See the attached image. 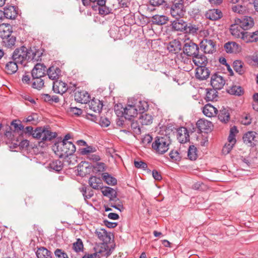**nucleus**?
Returning a JSON list of instances; mask_svg holds the SVG:
<instances>
[{
    "instance_id": "22",
    "label": "nucleus",
    "mask_w": 258,
    "mask_h": 258,
    "mask_svg": "<svg viewBox=\"0 0 258 258\" xmlns=\"http://www.w3.org/2000/svg\"><path fill=\"white\" fill-rule=\"evenodd\" d=\"M4 18L14 19L17 15V12L14 6H9L4 9L3 11Z\"/></svg>"
},
{
    "instance_id": "26",
    "label": "nucleus",
    "mask_w": 258,
    "mask_h": 258,
    "mask_svg": "<svg viewBox=\"0 0 258 258\" xmlns=\"http://www.w3.org/2000/svg\"><path fill=\"white\" fill-rule=\"evenodd\" d=\"M203 112L206 116L212 117L218 113V109L211 104H207L203 108Z\"/></svg>"
},
{
    "instance_id": "20",
    "label": "nucleus",
    "mask_w": 258,
    "mask_h": 258,
    "mask_svg": "<svg viewBox=\"0 0 258 258\" xmlns=\"http://www.w3.org/2000/svg\"><path fill=\"white\" fill-rule=\"evenodd\" d=\"M95 234L97 236L98 238L102 241L103 243H107L111 240V234L110 233H107V231L103 229H96Z\"/></svg>"
},
{
    "instance_id": "32",
    "label": "nucleus",
    "mask_w": 258,
    "mask_h": 258,
    "mask_svg": "<svg viewBox=\"0 0 258 258\" xmlns=\"http://www.w3.org/2000/svg\"><path fill=\"white\" fill-rule=\"evenodd\" d=\"M172 28L176 31H183L186 29V23L182 19H176L172 23Z\"/></svg>"
},
{
    "instance_id": "7",
    "label": "nucleus",
    "mask_w": 258,
    "mask_h": 258,
    "mask_svg": "<svg viewBox=\"0 0 258 258\" xmlns=\"http://www.w3.org/2000/svg\"><path fill=\"white\" fill-rule=\"evenodd\" d=\"M94 250L96 252L100 258L107 257L111 254V249L107 243H101L96 245L94 247Z\"/></svg>"
},
{
    "instance_id": "58",
    "label": "nucleus",
    "mask_w": 258,
    "mask_h": 258,
    "mask_svg": "<svg viewBox=\"0 0 258 258\" xmlns=\"http://www.w3.org/2000/svg\"><path fill=\"white\" fill-rule=\"evenodd\" d=\"M86 158L93 162H97L100 160V156L96 152L90 154L86 156Z\"/></svg>"
},
{
    "instance_id": "37",
    "label": "nucleus",
    "mask_w": 258,
    "mask_h": 258,
    "mask_svg": "<svg viewBox=\"0 0 258 258\" xmlns=\"http://www.w3.org/2000/svg\"><path fill=\"white\" fill-rule=\"evenodd\" d=\"M36 254L38 258H51L50 251L43 247L39 248Z\"/></svg>"
},
{
    "instance_id": "50",
    "label": "nucleus",
    "mask_w": 258,
    "mask_h": 258,
    "mask_svg": "<svg viewBox=\"0 0 258 258\" xmlns=\"http://www.w3.org/2000/svg\"><path fill=\"white\" fill-rule=\"evenodd\" d=\"M187 156L191 160H195L197 159V148L194 145L189 147L187 152Z\"/></svg>"
},
{
    "instance_id": "40",
    "label": "nucleus",
    "mask_w": 258,
    "mask_h": 258,
    "mask_svg": "<svg viewBox=\"0 0 258 258\" xmlns=\"http://www.w3.org/2000/svg\"><path fill=\"white\" fill-rule=\"evenodd\" d=\"M102 177L107 184L114 185L117 183L116 179L107 172L102 173Z\"/></svg>"
},
{
    "instance_id": "60",
    "label": "nucleus",
    "mask_w": 258,
    "mask_h": 258,
    "mask_svg": "<svg viewBox=\"0 0 258 258\" xmlns=\"http://www.w3.org/2000/svg\"><path fill=\"white\" fill-rule=\"evenodd\" d=\"M134 165L136 168L143 170H146L148 167L147 164L142 161H135Z\"/></svg>"
},
{
    "instance_id": "16",
    "label": "nucleus",
    "mask_w": 258,
    "mask_h": 258,
    "mask_svg": "<svg viewBox=\"0 0 258 258\" xmlns=\"http://www.w3.org/2000/svg\"><path fill=\"white\" fill-rule=\"evenodd\" d=\"M42 52L35 48L28 49V61H38L41 60Z\"/></svg>"
},
{
    "instance_id": "43",
    "label": "nucleus",
    "mask_w": 258,
    "mask_h": 258,
    "mask_svg": "<svg viewBox=\"0 0 258 258\" xmlns=\"http://www.w3.org/2000/svg\"><path fill=\"white\" fill-rule=\"evenodd\" d=\"M109 205L118 210L120 212H121L124 210V208L121 202L118 199L116 198V196L114 197L113 201H110Z\"/></svg>"
},
{
    "instance_id": "34",
    "label": "nucleus",
    "mask_w": 258,
    "mask_h": 258,
    "mask_svg": "<svg viewBox=\"0 0 258 258\" xmlns=\"http://www.w3.org/2000/svg\"><path fill=\"white\" fill-rule=\"evenodd\" d=\"M90 186L95 189H99L101 188V180L96 176H91L89 180Z\"/></svg>"
},
{
    "instance_id": "24",
    "label": "nucleus",
    "mask_w": 258,
    "mask_h": 258,
    "mask_svg": "<svg viewBox=\"0 0 258 258\" xmlns=\"http://www.w3.org/2000/svg\"><path fill=\"white\" fill-rule=\"evenodd\" d=\"M60 70L58 67L54 66L50 67L47 71L49 78L54 81L57 80L60 76Z\"/></svg>"
},
{
    "instance_id": "41",
    "label": "nucleus",
    "mask_w": 258,
    "mask_h": 258,
    "mask_svg": "<svg viewBox=\"0 0 258 258\" xmlns=\"http://www.w3.org/2000/svg\"><path fill=\"white\" fill-rule=\"evenodd\" d=\"M238 131L235 126H233L230 128L229 135L228 138V143L235 145L236 142L235 138L236 135Z\"/></svg>"
},
{
    "instance_id": "31",
    "label": "nucleus",
    "mask_w": 258,
    "mask_h": 258,
    "mask_svg": "<svg viewBox=\"0 0 258 258\" xmlns=\"http://www.w3.org/2000/svg\"><path fill=\"white\" fill-rule=\"evenodd\" d=\"M168 50L171 52L176 53L181 49V45L178 40L174 39L170 41L167 46Z\"/></svg>"
},
{
    "instance_id": "25",
    "label": "nucleus",
    "mask_w": 258,
    "mask_h": 258,
    "mask_svg": "<svg viewBox=\"0 0 258 258\" xmlns=\"http://www.w3.org/2000/svg\"><path fill=\"white\" fill-rule=\"evenodd\" d=\"M205 16L211 20L215 21L220 19L222 17V14L218 9H211L206 12Z\"/></svg>"
},
{
    "instance_id": "1",
    "label": "nucleus",
    "mask_w": 258,
    "mask_h": 258,
    "mask_svg": "<svg viewBox=\"0 0 258 258\" xmlns=\"http://www.w3.org/2000/svg\"><path fill=\"white\" fill-rule=\"evenodd\" d=\"M21 131L24 135L31 136L33 138L39 140L41 142L50 141L57 136L55 132L42 127H37L34 130L31 126H28L25 128L23 127V130Z\"/></svg>"
},
{
    "instance_id": "64",
    "label": "nucleus",
    "mask_w": 258,
    "mask_h": 258,
    "mask_svg": "<svg viewBox=\"0 0 258 258\" xmlns=\"http://www.w3.org/2000/svg\"><path fill=\"white\" fill-rule=\"evenodd\" d=\"M11 124L16 131H21L23 130V125L21 123H18L16 120L12 121Z\"/></svg>"
},
{
    "instance_id": "17",
    "label": "nucleus",
    "mask_w": 258,
    "mask_h": 258,
    "mask_svg": "<svg viewBox=\"0 0 258 258\" xmlns=\"http://www.w3.org/2000/svg\"><path fill=\"white\" fill-rule=\"evenodd\" d=\"M74 98L77 102L85 104L87 103L90 99L89 94L85 91H76L75 93Z\"/></svg>"
},
{
    "instance_id": "61",
    "label": "nucleus",
    "mask_w": 258,
    "mask_h": 258,
    "mask_svg": "<svg viewBox=\"0 0 258 258\" xmlns=\"http://www.w3.org/2000/svg\"><path fill=\"white\" fill-rule=\"evenodd\" d=\"M188 56H187L184 53L183 54L181 53L178 57V59H180L183 63L187 64L189 62H191V59L189 58Z\"/></svg>"
},
{
    "instance_id": "42",
    "label": "nucleus",
    "mask_w": 258,
    "mask_h": 258,
    "mask_svg": "<svg viewBox=\"0 0 258 258\" xmlns=\"http://www.w3.org/2000/svg\"><path fill=\"white\" fill-rule=\"evenodd\" d=\"M16 41V37L11 35L10 36L7 37L3 39V43L6 47L12 48L15 46Z\"/></svg>"
},
{
    "instance_id": "15",
    "label": "nucleus",
    "mask_w": 258,
    "mask_h": 258,
    "mask_svg": "<svg viewBox=\"0 0 258 258\" xmlns=\"http://www.w3.org/2000/svg\"><path fill=\"white\" fill-rule=\"evenodd\" d=\"M235 22H237L244 31L249 29L254 25L253 19L248 16H245L241 19H238L235 20Z\"/></svg>"
},
{
    "instance_id": "36",
    "label": "nucleus",
    "mask_w": 258,
    "mask_h": 258,
    "mask_svg": "<svg viewBox=\"0 0 258 258\" xmlns=\"http://www.w3.org/2000/svg\"><path fill=\"white\" fill-rule=\"evenodd\" d=\"M139 121L142 125H149L152 122V116L147 113H141L139 118Z\"/></svg>"
},
{
    "instance_id": "27",
    "label": "nucleus",
    "mask_w": 258,
    "mask_h": 258,
    "mask_svg": "<svg viewBox=\"0 0 258 258\" xmlns=\"http://www.w3.org/2000/svg\"><path fill=\"white\" fill-rule=\"evenodd\" d=\"M89 108L96 112H100L103 107V103L98 99L94 98L91 101L89 100Z\"/></svg>"
},
{
    "instance_id": "9",
    "label": "nucleus",
    "mask_w": 258,
    "mask_h": 258,
    "mask_svg": "<svg viewBox=\"0 0 258 258\" xmlns=\"http://www.w3.org/2000/svg\"><path fill=\"white\" fill-rule=\"evenodd\" d=\"M200 47L206 53H213L215 51V44L213 40L204 39L200 43Z\"/></svg>"
},
{
    "instance_id": "59",
    "label": "nucleus",
    "mask_w": 258,
    "mask_h": 258,
    "mask_svg": "<svg viewBox=\"0 0 258 258\" xmlns=\"http://www.w3.org/2000/svg\"><path fill=\"white\" fill-rule=\"evenodd\" d=\"M234 145L231 143H226L223 147L222 149V153L224 155H227L230 153L231 150L233 148Z\"/></svg>"
},
{
    "instance_id": "53",
    "label": "nucleus",
    "mask_w": 258,
    "mask_h": 258,
    "mask_svg": "<svg viewBox=\"0 0 258 258\" xmlns=\"http://www.w3.org/2000/svg\"><path fill=\"white\" fill-rule=\"evenodd\" d=\"M198 30L199 28L196 25L189 24V25L187 26V24H186V29H185L184 31L186 33L194 35L197 34Z\"/></svg>"
},
{
    "instance_id": "39",
    "label": "nucleus",
    "mask_w": 258,
    "mask_h": 258,
    "mask_svg": "<svg viewBox=\"0 0 258 258\" xmlns=\"http://www.w3.org/2000/svg\"><path fill=\"white\" fill-rule=\"evenodd\" d=\"M168 21V18L164 15H155L152 18L153 23L162 25L165 24Z\"/></svg>"
},
{
    "instance_id": "21",
    "label": "nucleus",
    "mask_w": 258,
    "mask_h": 258,
    "mask_svg": "<svg viewBox=\"0 0 258 258\" xmlns=\"http://www.w3.org/2000/svg\"><path fill=\"white\" fill-rule=\"evenodd\" d=\"M224 48L227 53H236L239 52L241 50L240 45L233 41H229L226 43Z\"/></svg>"
},
{
    "instance_id": "55",
    "label": "nucleus",
    "mask_w": 258,
    "mask_h": 258,
    "mask_svg": "<svg viewBox=\"0 0 258 258\" xmlns=\"http://www.w3.org/2000/svg\"><path fill=\"white\" fill-rule=\"evenodd\" d=\"M231 9L233 12L238 14H243L246 11L245 7L241 5H234Z\"/></svg>"
},
{
    "instance_id": "23",
    "label": "nucleus",
    "mask_w": 258,
    "mask_h": 258,
    "mask_svg": "<svg viewBox=\"0 0 258 258\" xmlns=\"http://www.w3.org/2000/svg\"><path fill=\"white\" fill-rule=\"evenodd\" d=\"M192 61L198 67L202 66H206L208 62V59L205 55L197 53V54L192 56Z\"/></svg>"
},
{
    "instance_id": "12",
    "label": "nucleus",
    "mask_w": 258,
    "mask_h": 258,
    "mask_svg": "<svg viewBox=\"0 0 258 258\" xmlns=\"http://www.w3.org/2000/svg\"><path fill=\"white\" fill-rule=\"evenodd\" d=\"M124 117L125 118L132 120L138 114V109L134 104H127L123 109Z\"/></svg>"
},
{
    "instance_id": "46",
    "label": "nucleus",
    "mask_w": 258,
    "mask_h": 258,
    "mask_svg": "<svg viewBox=\"0 0 258 258\" xmlns=\"http://www.w3.org/2000/svg\"><path fill=\"white\" fill-rule=\"evenodd\" d=\"M216 89L214 88L207 89L206 99L208 101H213L218 97V92Z\"/></svg>"
},
{
    "instance_id": "3",
    "label": "nucleus",
    "mask_w": 258,
    "mask_h": 258,
    "mask_svg": "<svg viewBox=\"0 0 258 258\" xmlns=\"http://www.w3.org/2000/svg\"><path fill=\"white\" fill-rule=\"evenodd\" d=\"M183 46V52L187 56H193L199 52L198 45L189 38L185 39Z\"/></svg>"
},
{
    "instance_id": "8",
    "label": "nucleus",
    "mask_w": 258,
    "mask_h": 258,
    "mask_svg": "<svg viewBox=\"0 0 258 258\" xmlns=\"http://www.w3.org/2000/svg\"><path fill=\"white\" fill-rule=\"evenodd\" d=\"M225 84L224 78L218 74H214L211 77V85L213 88L216 90H221Z\"/></svg>"
},
{
    "instance_id": "4",
    "label": "nucleus",
    "mask_w": 258,
    "mask_h": 258,
    "mask_svg": "<svg viewBox=\"0 0 258 258\" xmlns=\"http://www.w3.org/2000/svg\"><path fill=\"white\" fill-rule=\"evenodd\" d=\"M184 0H174L170 8V14L176 19L182 17L184 15Z\"/></svg>"
},
{
    "instance_id": "2",
    "label": "nucleus",
    "mask_w": 258,
    "mask_h": 258,
    "mask_svg": "<svg viewBox=\"0 0 258 258\" xmlns=\"http://www.w3.org/2000/svg\"><path fill=\"white\" fill-rule=\"evenodd\" d=\"M170 144V141L169 137H157L152 143V147L157 153L162 154L168 150Z\"/></svg>"
},
{
    "instance_id": "44",
    "label": "nucleus",
    "mask_w": 258,
    "mask_h": 258,
    "mask_svg": "<svg viewBox=\"0 0 258 258\" xmlns=\"http://www.w3.org/2000/svg\"><path fill=\"white\" fill-rule=\"evenodd\" d=\"M138 109V113L140 114L144 113L148 108V104L147 102L145 101H140L134 104Z\"/></svg>"
},
{
    "instance_id": "19",
    "label": "nucleus",
    "mask_w": 258,
    "mask_h": 258,
    "mask_svg": "<svg viewBox=\"0 0 258 258\" xmlns=\"http://www.w3.org/2000/svg\"><path fill=\"white\" fill-rule=\"evenodd\" d=\"M52 89L56 93L63 94L65 93L69 88L67 87V85L66 83L61 81H53ZM70 89V88H69Z\"/></svg>"
},
{
    "instance_id": "11",
    "label": "nucleus",
    "mask_w": 258,
    "mask_h": 258,
    "mask_svg": "<svg viewBox=\"0 0 258 258\" xmlns=\"http://www.w3.org/2000/svg\"><path fill=\"white\" fill-rule=\"evenodd\" d=\"M243 142L249 146H254L258 141V136L256 133L249 131L243 136Z\"/></svg>"
},
{
    "instance_id": "49",
    "label": "nucleus",
    "mask_w": 258,
    "mask_h": 258,
    "mask_svg": "<svg viewBox=\"0 0 258 258\" xmlns=\"http://www.w3.org/2000/svg\"><path fill=\"white\" fill-rule=\"evenodd\" d=\"M233 67L235 72L239 75H242L244 73V70L243 69V63L240 60H235L233 62Z\"/></svg>"
},
{
    "instance_id": "30",
    "label": "nucleus",
    "mask_w": 258,
    "mask_h": 258,
    "mask_svg": "<svg viewBox=\"0 0 258 258\" xmlns=\"http://www.w3.org/2000/svg\"><path fill=\"white\" fill-rule=\"evenodd\" d=\"M18 69V63L14 60L8 62L5 67V72L8 74H15Z\"/></svg>"
},
{
    "instance_id": "28",
    "label": "nucleus",
    "mask_w": 258,
    "mask_h": 258,
    "mask_svg": "<svg viewBox=\"0 0 258 258\" xmlns=\"http://www.w3.org/2000/svg\"><path fill=\"white\" fill-rule=\"evenodd\" d=\"M12 32V27L10 24H2L0 25V37L3 39L10 36Z\"/></svg>"
},
{
    "instance_id": "62",
    "label": "nucleus",
    "mask_w": 258,
    "mask_h": 258,
    "mask_svg": "<svg viewBox=\"0 0 258 258\" xmlns=\"http://www.w3.org/2000/svg\"><path fill=\"white\" fill-rule=\"evenodd\" d=\"M54 254L56 258H68L66 253L62 251L60 249H57L54 252Z\"/></svg>"
},
{
    "instance_id": "29",
    "label": "nucleus",
    "mask_w": 258,
    "mask_h": 258,
    "mask_svg": "<svg viewBox=\"0 0 258 258\" xmlns=\"http://www.w3.org/2000/svg\"><path fill=\"white\" fill-rule=\"evenodd\" d=\"M197 126L201 132L209 131L212 126V122L205 119H199L197 122Z\"/></svg>"
},
{
    "instance_id": "6",
    "label": "nucleus",
    "mask_w": 258,
    "mask_h": 258,
    "mask_svg": "<svg viewBox=\"0 0 258 258\" xmlns=\"http://www.w3.org/2000/svg\"><path fill=\"white\" fill-rule=\"evenodd\" d=\"M60 149L61 153L59 157L68 156L72 155L76 151V146L72 142H62L59 145H58L57 149Z\"/></svg>"
},
{
    "instance_id": "52",
    "label": "nucleus",
    "mask_w": 258,
    "mask_h": 258,
    "mask_svg": "<svg viewBox=\"0 0 258 258\" xmlns=\"http://www.w3.org/2000/svg\"><path fill=\"white\" fill-rule=\"evenodd\" d=\"M34 81L32 83V87L39 90L41 89L44 85V81L41 78L33 79Z\"/></svg>"
},
{
    "instance_id": "45",
    "label": "nucleus",
    "mask_w": 258,
    "mask_h": 258,
    "mask_svg": "<svg viewBox=\"0 0 258 258\" xmlns=\"http://www.w3.org/2000/svg\"><path fill=\"white\" fill-rule=\"evenodd\" d=\"M49 167L50 169L55 171L58 172L62 170L63 164L61 161L59 160H56L52 161L49 164Z\"/></svg>"
},
{
    "instance_id": "57",
    "label": "nucleus",
    "mask_w": 258,
    "mask_h": 258,
    "mask_svg": "<svg viewBox=\"0 0 258 258\" xmlns=\"http://www.w3.org/2000/svg\"><path fill=\"white\" fill-rule=\"evenodd\" d=\"M73 248L76 252L81 251L83 248V244L82 240L80 239H78L77 241L74 243Z\"/></svg>"
},
{
    "instance_id": "14",
    "label": "nucleus",
    "mask_w": 258,
    "mask_h": 258,
    "mask_svg": "<svg viewBox=\"0 0 258 258\" xmlns=\"http://www.w3.org/2000/svg\"><path fill=\"white\" fill-rule=\"evenodd\" d=\"M46 67L41 63H37L31 72L33 79H39L45 75Z\"/></svg>"
},
{
    "instance_id": "13",
    "label": "nucleus",
    "mask_w": 258,
    "mask_h": 258,
    "mask_svg": "<svg viewBox=\"0 0 258 258\" xmlns=\"http://www.w3.org/2000/svg\"><path fill=\"white\" fill-rule=\"evenodd\" d=\"M210 69L206 66H202L201 67H197L195 74L196 78L200 80H205L208 78L210 75Z\"/></svg>"
},
{
    "instance_id": "10",
    "label": "nucleus",
    "mask_w": 258,
    "mask_h": 258,
    "mask_svg": "<svg viewBox=\"0 0 258 258\" xmlns=\"http://www.w3.org/2000/svg\"><path fill=\"white\" fill-rule=\"evenodd\" d=\"M230 32L233 37L240 38L244 41V37H245V33L246 32L244 31L237 22H235V23L230 26Z\"/></svg>"
},
{
    "instance_id": "38",
    "label": "nucleus",
    "mask_w": 258,
    "mask_h": 258,
    "mask_svg": "<svg viewBox=\"0 0 258 258\" xmlns=\"http://www.w3.org/2000/svg\"><path fill=\"white\" fill-rule=\"evenodd\" d=\"M218 118L221 122L225 123L228 122L230 119V115L228 109L225 108L220 109L218 114Z\"/></svg>"
},
{
    "instance_id": "47",
    "label": "nucleus",
    "mask_w": 258,
    "mask_h": 258,
    "mask_svg": "<svg viewBox=\"0 0 258 258\" xmlns=\"http://www.w3.org/2000/svg\"><path fill=\"white\" fill-rule=\"evenodd\" d=\"M228 92L232 95L240 96L243 94V90L239 86H233L228 90Z\"/></svg>"
},
{
    "instance_id": "63",
    "label": "nucleus",
    "mask_w": 258,
    "mask_h": 258,
    "mask_svg": "<svg viewBox=\"0 0 258 258\" xmlns=\"http://www.w3.org/2000/svg\"><path fill=\"white\" fill-rule=\"evenodd\" d=\"M131 127L135 133L139 134L141 133L140 127L137 122L133 121L131 123Z\"/></svg>"
},
{
    "instance_id": "51",
    "label": "nucleus",
    "mask_w": 258,
    "mask_h": 258,
    "mask_svg": "<svg viewBox=\"0 0 258 258\" xmlns=\"http://www.w3.org/2000/svg\"><path fill=\"white\" fill-rule=\"evenodd\" d=\"M97 151V149L95 147L93 146H87L86 148H82L81 149V154L83 155L87 156L90 154L92 153H95Z\"/></svg>"
},
{
    "instance_id": "33",
    "label": "nucleus",
    "mask_w": 258,
    "mask_h": 258,
    "mask_svg": "<svg viewBox=\"0 0 258 258\" xmlns=\"http://www.w3.org/2000/svg\"><path fill=\"white\" fill-rule=\"evenodd\" d=\"M244 41L246 43L258 41V31L253 32H246Z\"/></svg>"
},
{
    "instance_id": "18",
    "label": "nucleus",
    "mask_w": 258,
    "mask_h": 258,
    "mask_svg": "<svg viewBox=\"0 0 258 258\" xmlns=\"http://www.w3.org/2000/svg\"><path fill=\"white\" fill-rule=\"evenodd\" d=\"M177 138L180 143H185L189 141V136L186 128L181 127L177 129Z\"/></svg>"
},
{
    "instance_id": "5",
    "label": "nucleus",
    "mask_w": 258,
    "mask_h": 258,
    "mask_svg": "<svg viewBox=\"0 0 258 258\" xmlns=\"http://www.w3.org/2000/svg\"><path fill=\"white\" fill-rule=\"evenodd\" d=\"M12 59L22 64L25 60H28V49L24 46L16 49L13 52Z\"/></svg>"
},
{
    "instance_id": "54",
    "label": "nucleus",
    "mask_w": 258,
    "mask_h": 258,
    "mask_svg": "<svg viewBox=\"0 0 258 258\" xmlns=\"http://www.w3.org/2000/svg\"><path fill=\"white\" fill-rule=\"evenodd\" d=\"M81 191L83 192L85 200L90 199L94 195L93 190L86 187L82 188Z\"/></svg>"
},
{
    "instance_id": "35",
    "label": "nucleus",
    "mask_w": 258,
    "mask_h": 258,
    "mask_svg": "<svg viewBox=\"0 0 258 258\" xmlns=\"http://www.w3.org/2000/svg\"><path fill=\"white\" fill-rule=\"evenodd\" d=\"M101 191L102 194L106 197L110 198V201H112L113 200V198L116 196V191L112 188L110 187H101Z\"/></svg>"
},
{
    "instance_id": "56",
    "label": "nucleus",
    "mask_w": 258,
    "mask_h": 258,
    "mask_svg": "<svg viewBox=\"0 0 258 258\" xmlns=\"http://www.w3.org/2000/svg\"><path fill=\"white\" fill-rule=\"evenodd\" d=\"M123 109L122 104H116L114 106V111L118 116H124Z\"/></svg>"
},
{
    "instance_id": "48",
    "label": "nucleus",
    "mask_w": 258,
    "mask_h": 258,
    "mask_svg": "<svg viewBox=\"0 0 258 258\" xmlns=\"http://www.w3.org/2000/svg\"><path fill=\"white\" fill-rule=\"evenodd\" d=\"M98 8L99 13L101 15H106L110 13L111 11V4L109 3H106L105 5L103 6H99Z\"/></svg>"
}]
</instances>
